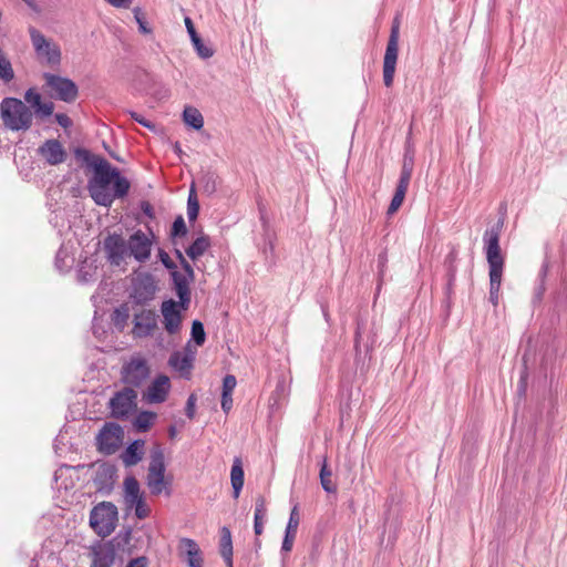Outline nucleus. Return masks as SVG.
Returning <instances> with one entry per match:
<instances>
[{"mask_svg":"<svg viewBox=\"0 0 567 567\" xmlns=\"http://www.w3.org/2000/svg\"><path fill=\"white\" fill-rule=\"evenodd\" d=\"M87 166L93 174L87 182V190L96 205L110 207L116 198L127 195L131 184L107 159L94 156Z\"/></svg>","mask_w":567,"mask_h":567,"instance_id":"nucleus-1","label":"nucleus"},{"mask_svg":"<svg viewBox=\"0 0 567 567\" xmlns=\"http://www.w3.org/2000/svg\"><path fill=\"white\" fill-rule=\"evenodd\" d=\"M0 116L3 125L10 131H28L32 126V111L16 97H4L1 101Z\"/></svg>","mask_w":567,"mask_h":567,"instance_id":"nucleus-2","label":"nucleus"},{"mask_svg":"<svg viewBox=\"0 0 567 567\" xmlns=\"http://www.w3.org/2000/svg\"><path fill=\"white\" fill-rule=\"evenodd\" d=\"M29 34L39 62L50 68L59 66L62 58L60 45L33 27L29 28Z\"/></svg>","mask_w":567,"mask_h":567,"instance_id":"nucleus-3","label":"nucleus"},{"mask_svg":"<svg viewBox=\"0 0 567 567\" xmlns=\"http://www.w3.org/2000/svg\"><path fill=\"white\" fill-rule=\"evenodd\" d=\"M118 520L117 507L111 502H101L90 513V525L101 537L111 535Z\"/></svg>","mask_w":567,"mask_h":567,"instance_id":"nucleus-4","label":"nucleus"},{"mask_svg":"<svg viewBox=\"0 0 567 567\" xmlns=\"http://www.w3.org/2000/svg\"><path fill=\"white\" fill-rule=\"evenodd\" d=\"M158 290L155 277L150 272H137L132 278L130 300L136 306H146L155 299Z\"/></svg>","mask_w":567,"mask_h":567,"instance_id":"nucleus-5","label":"nucleus"},{"mask_svg":"<svg viewBox=\"0 0 567 567\" xmlns=\"http://www.w3.org/2000/svg\"><path fill=\"white\" fill-rule=\"evenodd\" d=\"M176 255L183 267V271L175 269L171 270L174 290L179 298V306L183 310H187L190 303V289L189 284L195 278V272L190 264L184 258L179 250H176Z\"/></svg>","mask_w":567,"mask_h":567,"instance_id":"nucleus-6","label":"nucleus"},{"mask_svg":"<svg viewBox=\"0 0 567 567\" xmlns=\"http://www.w3.org/2000/svg\"><path fill=\"white\" fill-rule=\"evenodd\" d=\"M148 472L146 476L147 487L151 494L159 495L166 488L168 483L165 481V457L163 450L159 446H155L151 451Z\"/></svg>","mask_w":567,"mask_h":567,"instance_id":"nucleus-7","label":"nucleus"},{"mask_svg":"<svg viewBox=\"0 0 567 567\" xmlns=\"http://www.w3.org/2000/svg\"><path fill=\"white\" fill-rule=\"evenodd\" d=\"M503 223L485 230L483 240L489 270H503L504 259L501 255L499 236Z\"/></svg>","mask_w":567,"mask_h":567,"instance_id":"nucleus-8","label":"nucleus"},{"mask_svg":"<svg viewBox=\"0 0 567 567\" xmlns=\"http://www.w3.org/2000/svg\"><path fill=\"white\" fill-rule=\"evenodd\" d=\"M399 52V24H393L383 59V82L386 87L392 86Z\"/></svg>","mask_w":567,"mask_h":567,"instance_id":"nucleus-9","label":"nucleus"},{"mask_svg":"<svg viewBox=\"0 0 567 567\" xmlns=\"http://www.w3.org/2000/svg\"><path fill=\"white\" fill-rule=\"evenodd\" d=\"M137 393L134 389L125 386L117 391L110 400L111 413L116 419L128 416L137 406Z\"/></svg>","mask_w":567,"mask_h":567,"instance_id":"nucleus-10","label":"nucleus"},{"mask_svg":"<svg viewBox=\"0 0 567 567\" xmlns=\"http://www.w3.org/2000/svg\"><path fill=\"white\" fill-rule=\"evenodd\" d=\"M121 374L125 384L138 388L147 380L150 368L144 358L136 355L122 367Z\"/></svg>","mask_w":567,"mask_h":567,"instance_id":"nucleus-11","label":"nucleus"},{"mask_svg":"<svg viewBox=\"0 0 567 567\" xmlns=\"http://www.w3.org/2000/svg\"><path fill=\"white\" fill-rule=\"evenodd\" d=\"M123 435V429L118 424L106 423L96 437L99 450L106 455L115 453L122 444Z\"/></svg>","mask_w":567,"mask_h":567,"instance_id":"nucleus-12","label":"nucleus"},{"mask_svg":"<svg viewBox=\"0 0 567 567\" xmlns=\"http://www.w3.org/2000/svg\"><path fill=\"white\" fill-rule=\"evenodd\" d=\"M197 349L187 342V344L182 349L174 351L169 359V367L179 373L181 377L188 379L190 377V372L194 368V361L196 358Z\"/></svg>","mask_w":567,"mask_h":567,"instance_id":"nucleus-13","label":"nucleus"},{"mask_svg":"<svg viewBox=\"0 0 567 567\" xmlns=\"http://www.w3.org/2000/svg\"><path fill=\"white\" fill-rule=\"evenodd\" d=\"M47 85L54 92L55 97L64 102H73L78 96V86L70 79L45 73Z\"/></svg>","mask_w":567,"mask_h":567,"instance_id":"nucleus-14","label":"nucleus"},{"mask_svg":"<svg viewBox=\"0 0 567 567\" xmlns=\"http://www.w3.org/2000/svg\"><path fill=\"white\" fill-rule=\"evenodd\" d=\"M104 251L107 260L114 265L120 266L126 257H128V243L122 235L112 234L104 239Z\"/></svg>","mask_w":567,"mask_h":567,"instance_id":"nucleus-15","label":"nucleus"},{"mask_svg":"<svg viewBox=\"0 0 567 567\" xmlns=\"http://www.w3.org/2000/svg\"><path fill=\"white\" fill-rule=\"evenodd\" d=\"M128 255L138 262H145L150 259L152 252V239L142 230H136L127 240Z\"/></svg>","mask_w":567,"mask_h":567,"instance_id":"nucleus-16","label":"nucleus"},{"mask_svg":"<svg viewBox=\"0 0 567 567\" xmlns=\"http://www.w3.org/2000/svg\"><path fill=\"white\" fill-rule=\"evenodd\" d=\"M182 310L179 302H176L173 299L162 302L161 312L163 316V323L165 330L169 334H175L179 331L182 323Z\"/></svg>","mask_w":567,"mask_h":567,"instance_id":"nucleus-17","label":"nucleus"},{"mask_svg":"<svg viewBox=\"0 0 567 567\" xmlns=\"http://www.w3.org/2000/svg\"><path fill=\"white\" fill-rule=\"evenodd\" d=\"M133 334L136 338H146L153 334L157 327L156 313L153 310L142 309L134 315Z\"/></svg>","mask_w":567,"mask_h":567,"instance_id":"nucleus-18","label":"nucleus"},{"mask_svg":"<svg viewBox=\"0 0 567 567\" xmlns=\"http://www.w3.org/2000/svg\"><path fill=\"white\" fill-rule=\"evenodd\" d=\"M38 153L50 165H59L66 159V152L60 141L47 140L39 148Z\"/></svg>","mask_w":567,"mask_h":567,"instance_id":"nucleus-19","label":"nucleus"},{"mask_svg":"<svg viewBox=\"0 0 567 567\" xmlns=\"http://www.w3.org/2000/svg\"><path fill=\"white\" fill-rule=\"evenodd\" d=\"M171 383L166 375L157 377L144 392V399L148 403H162L166 400Z\"/></svg>","mask_w":567,"mask_h":567,"instance_id":"nucleus-20","label":"nucleus"},{"mask_svg":"<svg viewBox=\"0 0 567 567\" xmlns=\"http://www.w3.org/2000/svg\"><path fill=\"white\" fill-rule=\"evenodd\" d=\"M181 550L186 556L188 567H203L204 560L197 543L190 538H182Z\"/></svg>","mask_w":567,"mask_h":567,"instance_id":"nucleus-21","label":"nucleus"},{"mask_svg":"<svg viewBox=\"0 0 567 567\" xmlns=\"http://www.w3.org/2000/svg\"><path fill=\"white\" fill-rule=\"evenodd\" d=\"M123 487L124 504L127 511H132L134 504L144 497L141 493L138 481L134 476H127L123 482Z\"/></svg>","mask_w":567,"mask_h":567,"instance_id":"nucleus-22","label":"nucleus"},{"mask_svg":"<svg viewBox=\"0 0 567 567\" xmlns=\"http://www.w3.org/2000/svg\"><path fill=\"white\" fill-rule=\"evenodd\" d=\"M299 520H300L299 511H298V507L295 506L291 509L289 520H288V524L286 527V533H285L282 546H281L282 551L288 553L292 549L293 540L296 538L297 529L299 526Z\"/></svg>","mask_w":567,"mask_h":567,"instance_id":"nucleus-23","label":"nucleus"},{"mask_svg":"<svg viewBox=\"0 0 567 567\" xmlns=\"http://www.w3.org/2000/svg\"><path fill=\"white\" fill-rule=\"evenodd\" d=\"M144 441L135 440L132 442L122 454V461L125 466L136 465L144 454Z\"/></svg>","mask_w":567,"mask_h":567,"instance_id":"nucleus-24","label":"nucleus"},{"mask_svg":"<svg viewBox=\"0 0 567 567\" xmlns=\"http://www.w3.org/2000/svg\"><path fill=\"white\" fill-rule=\"evenodd\" d=\"M219 553L225 560L227 567H233V542L231 533L228 527L220 529Z\"/></svg>","mask_w":567,"mask_h":567,"instance_id":"nucleus-25","label":"nucleus"},{"mask_svg":"<svg viewBox=\"0 0 567 567\" xmlns=\"http://www.w3.org/2000/svg\"><path fill=\"white\" fill-rule=\"evenodd\" d=\"M114 560V549L110 546H102L93 553L92 567H112Z\"/></svg>","mask_w":567,"mask_h":567,"instance_id":"nucleus-26","label":"nucleus"},{"mask_svg":"<svg viewBox=\"0 0 567 567\" xmlns=\"http://www.w3.org/2000/svg\"><path fill=\"white\" fill-rule=\"evenodd\" d=\"M267 518L266 501L262 496H258L255 502L254 530L257 536L262 534L264 525Z\"/></svg>","mask_w":567,"mask_h":567,"instance_id":"nucleus-27","label":"nucleus"},{"mask_svg":"<svg viewBox=\"0 0 567 567\" xmlns=\"http://www.w3.org/2000/svg\"><path fill=\"white\" fill-rule=\"evenodd\" d=\"M230 482L234 489V497L238 498L244 486V470L239 457H235L234 460L230 471Z\"/></svg>","mask_w":567,"mask_h":567,"instance_id":"nucleus-28","label":"nucleus"},{"mask_svg":"<svg viewBox=\"0 0 567 567\" xmlns=\"http://www.w3.org/2000/svg\"><path fill=\"white\" fill-rule=\"evenodd\" d=\"M210 246L208 236H200L194 240V243L186 249L187 256L196 260L202 257Z\"/></svg>","mask_w":567,"mask_h":567,"instance_id":"nucleus-29","label":"nucleus"},{"mask_svg":"<svg viewBox=\"0 0 567 567\" xmlns=\"http://www.w3.org/2000/svg\"><path fill=\"white\" fill-rule=\"evenodd\" d=\"M503 270H489V301L498 305Z\"/></svg>","mask_w":567,"mask_h":567,"instance_id":"nucleus-30","label":"nucleus"},{"mask_svg":"<svg viewBox=\"0 0 567 567\" xmlns=\"http://www.w3.org/2000/svg\"><path fill=\"white\" fill-rule=\"evenodd\" d=\"M157 415L151 411H142L134 419L133 425L140 432L147 431L156 420Z\"/></svg>","mask_w":567,"mask_h":567,"instance_id":"nucleus-31","label":"nucleus"},{"mask_svg":"<svg viewBox=\"0 0 567 567\" xmlns=\"http://www.w3.org/2000/svg\"><path fill=\"white\" fill-rule=\"evenodd\" d=\"M184 122L195 130H200L204 125V118L200 112L192 106L185 107L183 112Z\"/></svg>","mask_w":567,"mask_h":567,"instance_id":"nucleus-32","label":"nucleus"},{"mask_svg":"<svg viewBox=\"0 0 567 567\" xmlns=\"http://www.w3.org/2000/svg\"><path fill=\"white\" fill-rule=\"evenodd\" d=\"M331 476H332V473L328 467L327 458L323 457L319 477H320L321 486L327 493H336V491H337V486L332 482Z\"/></svg>","mask_w":567,"mask_h":567,"instance_id":"nucleus-33","label":"nucleus"},{"mask_svg":"<svg viewBox=\"0 0 567 567\" xmlns=\"http://www.w3.org/2000/svg\"><path fill=\"white\" fill-rule=\"evenodd\" d=\"M14 79V71L10 60L6 53L0 49V80L9 83Z\"/></svg>","mask_w":567,"mask_h":567,"instance_id":"nucleus-34","label":"nucleus"},{"mask_svg":"<svg viewBox=\"0 0 567 567\" xmlns=\"http://www.w3.org/2000/svg\"><path fill=\"white\" fill-rule=\"evenodd\" d=\"M406 192H408V187H404L403 185H396L395 193L392 197V200H391L388 212H386L389 216L396 213L398 209L401 207V205L405 198Z\"/></svg>","mask_w":567,"mask_h":567,"instance_id":"nucleus-35","label":"nucleus"},{"mask_svg":"<svg viewBox=\"0 0 567 567\" xmlns=\"http://www.w3.org/2000/svg\"><path fill=\"white\" fill-rule=\"evenodd\" d=\"M199 212V203L194 189V186L190 187L188 199H187V217L189 221H194Z\"/></svg>","mask_w":567,"mask_h":567,"instance_id":"nucleus-36","label":"nucleus"},{"mask_svg":"<svg viewBox=\"0 0 567 567\" xmlns=\"http://www.w3.org/2000/svg\"><path fill=\"white\" fill-rule=\"evenodd\" d=\"M130 318V309L126 303L117 307L113 312V322L116 327L123 329Z\"/></svg>","mask_w":567,"mask_h":567,"instance_id":"nucleus-37","label":"nucleus"},{"mask_svg":"<svg viewBox=\"0 0 567 567\" xmlns=\"http://www.w3.org/2000/svg\"><path fill=\"white\" fill-rule=\"evenodd\" d=\"M192 339L195 341L196 346H203L206 340V333L204 330V326L200 321L195 320L192 323Z\"/></svg>","mask_w":567,"mask_h":567,"instance_id":"nucleus-38","label":"nucleus"},{"mask_svg":"<svg viewBox=\"0 0 567 567\" xmlns=\"http://www.w3.org/2000/svg\"><path fill=\"white\" fill-rule=\"evenodd\" d=\"M192 43H193L197 54L202 59H209L213 56L214 50L210 47H208L207 44H205L203 42V40L199 38V35L196 37L195 39H193Z\"/></svg>","mask_w":567,"mask_h":567,"instance_id":"nucleus-39","label":"nucleus"},{"mask_svg":"<svg viewBox=\"0 0 567 567\" xmlns=\"http://www.w3.org/2000/svg\"><path fill=\"white\" fill-rule=\"evenodd\" d=\"M134 19L136 23L138 24V31L143 34H150L152 32V29L148 27V23L142 12V9L136 7L133 9Z\"/></svg>","mask_w":567,"mask_h":567,"instance_id":"nucleus-40","label":"nucleus"},{"mask_svg":"<svg viewBox=\"0 0 567 567\" xmlns=\"http://www.w3.org/2000/svg\"><path fill=\"white\" fill-rule=\"evenodd\" d=\"M413 172L412 163L404 161L401 169V175L398 185H403L409 188L411 176Z\"/></svg>","mask_w":567,"mask_h":567,"instance_id":"nucleus-41","label":"nucleus"},{"mask_svg":"<svg viewBox=\"0 0 567 567\" xmlns=\"http://www.w3.org/2000/svg\"><path fill=\"white\" fill-rule=\"evenodd\" d=\"M203 189L206 194H213L217 189V178L214 174H205L202 178Z\"/></svg>","mask_w":567,"mask_h":567,"instance_id":"nucleus-42","label":"nucleus"},{"mask_svg":"<svg viewBox=\"0 0 567 567\" xmlns=\"http://www.w3.org/2000/svg\"><path fill=\"white\" fill-rule=\"evenodd\" d=\"M133 509L135 512V516L138 519H144V518L148 517V515L151 513V509H150L148 505L145 503L144 497L134 504Z\"/></svg>","mask_w":567,"mask_h":567,"instance_id":"nucleus-43","label":"nucleus"},{"mask_svg":"<svg viewBox=\"0 0 567 567\" xmlns=\"http://www.w3.org/2000/svg\"><path fill=\"white\" fill-rule=\"evenodd\" d=\"M34 112L37 115L47 117L53 113L54 105L52 102H43L42 100L38 105L34 106Z\"/></svg>","mask_w":567,"mask_h":567,"instance_id":"nucleus-44","label":"nucleus"},{"mask_svg":"<svg viewBox=\"0 0 567 567\" xmlns=\"http://www.w3.org/2000/svg\"><path fill=\"white\" fill-rule=\"evenodd\" d=\"M172 236H184L187 233L185 220L182 216H178L172 226Z\"/></svg>","mask_w":567,"mask_h":567,"instance_id":"nucleus-45","label":"nucleus"},{"mask_svg":"<svg viewBox=\"0 0 567 567\" xmlns=\"http://www.w3.org/2000/svg\"><path fill=\"white\" fill-rule=\"evenodd\" d=\"M42 100L40 93H38L34 89H29L27 90V92L24 93V101L32 107L34 109L35 105H38L40 103V101Z\"/></svg>","mask_w":567,"mask_h":567,"instance_id":"nucleus-46","label":"nucleus"},{"mask_svg":"<svg viewBox=\"0 0 567 567\" xmlns=\"http://www.w3.org/2000/svg\"><path fill=\"white\" fill-rule=\"evenodd\" d=\"M237 381L233 374H227L223 379V391L221 393L233 394L234 389L236 388Z\"/></svg>","mask_w":567,"mask_h":567,"instance_id":"nucleus-47","label":"nucleus"},{"mask_svg":"<svg viewBox=\"0 0 567 567\" xmlns=\"http://www.w3.org/2000/svg\"><path fill=\"white\" fill-rule=\"evenodd\" d=\"M196 401L197 399L194 394H190L187 399L185 412L189 419H193L195 415Z\"/></svg>","mask_w":567,"mask_h":567,"instance_id":"nucleus-48","label":"nucleus"},{"mask_svg":"<svg viewBox=\"0 0 567 567\" xmlns=\"http://www.w3.org/2000/svg\"><path fill=\"white\" fill-rule=\"evenodd\" d=\"M158 257H159V260L162 261V264L169 270L172 269H175L176 268V265L174 264V261L171 259V257L168 256V254L166 251H164L163 249H159L158 250Z\"/></svg>","mask_w":567,"mask_h":567,"instance_id":"nucleus-49","label":"nucleus"},{"mask_svg":"<svg viewBox=\"0 0 567 567\" xmlns=\"http://www.w3.org/2000/svg\"><path fill=\"white\" fill-rule=\"evenodd\" d=\"M131 117L136 121L137 123L142 124L143 126L150 128V130H155V124H153L152 122H150L148 120H146L144 116H142L141 114L136 113V112H131Z\"/></svg>","mask_w":567,"mask_h":567,"instance_id":"nucleus-50","label":"nucleus"},{"mask_svg":"<svg viewBox=\"0 0 567 567\" xmlns=\"http://www.w3.org/2000/svg\"><path fill=\"white\" fill-rule=\"evenodd\" d=\"M148 558L145 556H140L131 559L125 567H147Z\"/></svg>","mask_w":567,"mask_h":567,"instance_id":"nucleus-51","label":"nucleus"},{"mask_svg":"<svg viewBox=\"0 0 567 567\" xmlns=\"http://www.w3.org/2000/svg\"><path fill=\"white\" fill-rule=\"evenodd\" d=\"M68 257L66 252L61 248L55 257V266L58 269L62 270L64 267H68L65 262V258Z\"/></svg>","mask_w":567,"mask_h":567,"instance_id":"nucleus-52","label":"nucleus"},{"mask_svg":"<svg viewBox=\"0 0 567 567\" xmlns=\"http://www.w3.org/2000/svg\"><path fill=\"white\" fill-rule=\"evenodd\" d=\"M233 408L231 394L221 393V409L225 413H228Z\"/></svg>","mask_w":567,"mask_h":567,"instance_id":"nucleus-53","label":"nucleus"},{"mask_svg":"<svg viewBox=\"0 0 567 567\" xmlns=\"http://www.w3.org/2000/svg\"><path fill=\"white\" fill-rule=\"evenodd\" d=\"M109 4H111L114 8H123L128 9L134 0H105Z\"/></svg>","mask_w":567,"mask_h":567,"instance_id":"nucleus-54","label":"nucleus"},{"mask_svg":"<svg viewBox=\"0 0 567 567\" xmlns=\"http://www.w3.org/2000/svg\"><path fill=\"white\" fill-rule=\"evenodd\" d=\"M55 120H56L58 124L64 128L71 126V124H72V121L70 120V117L63 113L55 114Z\"/></svg>","mask_w":567,"mask_h":567,"instance_id":"nucleus-55","label":"nucleus"},{"mask_svg":"<svg viewBox=\"0 0 567 567\" xmlns=\"http://www.w3.org/2000/svg\"><path fill=\"white\" fill-rule=\"evenodd\" d=\"M185 25H186L187 32H188V34L190 37V40H193L196 37H198V34H197V32L195 30L194 23H193L190 18H188V17L185 18Z\"/></svg>","mask_w":567,"mask_h":567,"instance_id":"nucleus-56","label":"nucleus"},{"mask_svg":"<svg viewBox=\"0 0 567 567\" xmlns=\"http://www.w3.org/2000/svg\"><path fill=\"white\" fill-rule=\"evenodd\" d=\"M141 209L142 212L150 218L154 217L153 207L148 202H142L141 203Z\"/></svg>","mask_w":567,"mask_h":567,"instance_id":"nucleus-57","label":"nucleus"},{"mask_svg":"<svg viewBox=\"0 0 567 567\" xmlns=\"http://www.w3.org/2000/svg\"><path fill=\"white\" fill-rule=\"evenodd\" d=\"M386 261H388L386 254L385 252L380 254L378 257V267L380 269V272L383 271V268L385 267Z\"/></svg>","mask_w":567,"mask_h":567,"instance_id":"nucleus-58","label":"nucleus"},{"mask_svg":"<svg viewBox=\"0 0 567 567\" xmlns=\"http://www.w3.org/2000/svg\"><path fill=\"white\" fill-rule=\"evenodd\" d=\"M547 271H548V266L547 264L545 262L540 269V272H539V277L542 279V281L544 280V278L546 277L547 275Z\"/></svg>","mask_w":567,"mask_h":567,"instance_id":"nucleus-59","label":"nucleus"},{"mask_svg":"<svg viewBox=\"0 0 567 567\" xmlns=\"http://www.w3.org/2000/svg\"><path fill=\"white\" fill-rule=\"evenodd\" d=\"M456 259V254L454 251L450 252L447 256V261L452 265Z\"/></svg>","mask_w":567,"mask_h":567,"instance_id":"nucleus-60","label":"nucleus"},{"mask_svg":"<svg viewBox=\"0 0 567 567\" xmlns=\"http://www.w3.org/2000/svg\"><path fill=\"white\" fill-rule=\"evenodd\" d=\"M543 292H544V286H543V284H542V285H540V287H539V289H538V291H537V298H538V299H540V297H542Z\"/></svg>","mask_w":567,"mask_h":567,"instance_id":"nucleus-61","label":"nucleus"},{"mask_svg":"<svg viewBox=\"0 0 567 567\" xmlns=\"http://www.w3.org/2000/svg\"><path fill=\"white\" fill-rule=\"evenodd\" d=\"M80 278H81L82 281H87V278L84 277V272H83L82 269L80 270Z\"/></svg>","mask_w":567,"mask_h":567,"instance_id":"nucleus-62","label":"nucleus"},{"mask_svg":"<svg viewBox=\"0 0 567 567\" xmlns=\"http://www.w3.org/2000/svg\"><path fill=\"white\" fill-rule=\"evenodd\" d=\"M359 348V333L357 334V339H355V349Z\"/></svg>","mask_w":567,"mask_h":567,"instance_id":"nucleus-63","label":"nucleus"},{"mask_svg":"<svg viewBox=\"0 0 567 567\" xmlns=\"http://www.w3.org/2000/svg\"><path fill=\"white\" fill-rule=\"evenodd\" d=\"M169 434H171V436H174V435H175V429H174V427H172V429L169 430Z\"/></svg>","mask_w":567,"mask_h":567,"instance_id":"nucleus-64","label":"nucleus"}]
</instances>
